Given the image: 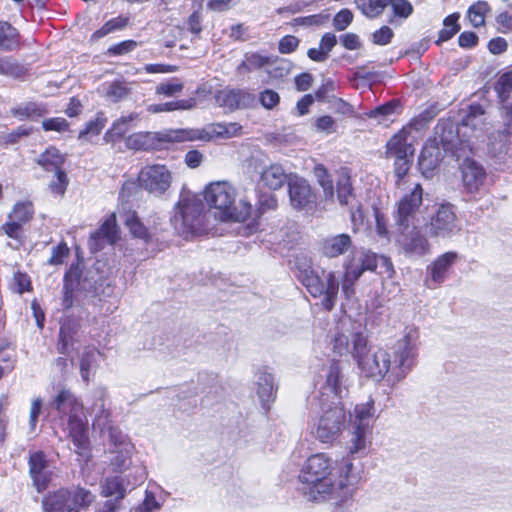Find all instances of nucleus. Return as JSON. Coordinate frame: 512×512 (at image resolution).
<instances>
[{
  "label": "nucleus",
  "mask_w": 512,
  "mask_h": 512,
  "mask_svg": "<svg viewBox=\"0 0 512 512\" xmlns=\"http://www.w3.org/2000/svg\"><path fill=\"white\" fill-rule=\"evenodd\" d=\"M348 378L339 361H332L325 372V383L322 386L320 399L327 397L330 401H341L348 392Z\"/></svg>",
  "instance_id": "nucleus-13"
},
{
  "label": "nucleus",
  "mask_w": 512,
  "mask_h": 512,
  "mask_svg": "<svg viewBox=\"0 0 512 512\" xmlns=\"http://www.w3.org/2000/svg\"><path fill=\"white\" fill-rule=\"evenodd\" d=\"M314 174L323 189L324 198L332 201L334 199V186L327 170L322 165H318L314 168Z\"/></svg>",
  "instance_id": "nucleus-47"
},
{
  "label": "nucleus",
  "mask_w": 512,
  "mask_h": 512,
  "mask_svg": "<svg viewBox=\"0 0 512 512\" xmlns=\"http://www.w3.org/2000/svg\"><path fill=\"white\" fill-rule=\"evenodd\" d=\"M412 156H398L395 157L394 163V172L395 176L398 178L396 181V185L401 189L402 185L405 184V176L408 174L411 166V158Z\"/></svg>",
  "instance_id": "nucleus-53"
},
{
  "label": "nucleus",
  "mask_w": 512,
  "mask_h": 512,
  "mask_svg": "<svg viewBox=\"0 0 512 512\" xmlns=\"http://www.w3.org/2000/svg\"><path fill=\"white\" fill-rule=\"evenodd\" d=\"M293 68L291 61L284 58H270V63L267 66L266 72L272 79H282L290 74Z\"/></svg>",
  "instance_id": "nucleus-41"
},
{
  "label": "nucleus",
  "mask_w": 512,
  "mask_h": 512,
  "mask_svg": "<svg viewBox=\"0 0 512 512\" xmlns=\"http://www.w3.org/2000/svg\"><path fill=\"white\" fill-rule=\"evenodd\" d=\"M256 394L262 407L266 409L269 408V404L274 401L276 395L274 376L266 369L258 372L256 380Z\"/></svg>",
  "instance_id": "nucleus-26"
},
{
  "label": "nucleus",
  "mask_w": 512,
  "mask_h": 512,
  "mask_svg": "<svg viewBox=\"0 0 512 512\" xmlns=\"http://www.w3.org/2000/svg\"><path fill=\"white\" fill-rule=\"evenodd\" d=\"M485 119L484 111L480 106H471L469 113L462 119L456 131L452 123H438L434 137L426 141L419 156L418 165L422 175L426 178L433 177L443 159L444 152L453 151L456 139L469 142L472 138L482 137L487 125Z\"/></svg>",
  "instance_id": "nucleus-2"
},
{
  "label": "nucleus",
  "mask_w": 512,
  "mask_h": 512,
  "mask_svg": "<svg viewBox=\"0 0 512 512\" xmlns=\"http://www.w3.org/2000/svg\"><path fill=\"white\" fill-rule=\"evenodd\" d=\"M194 106V99H185L160 104H151L147 106V111L149 113L156 114L161 112H171L175 110H190Z\"/></svg>",
  "instance_id": "nucleus-39"
},
{
  "label": "nucleus",
  "mask_w": 512,
  "mask_h": 512,
  "mask_svg": "<svg viewBox=\"0 0 512 512\" xmlns=\"http://www.w3.org/2000/svg\"><path fill=\"white\" fill-rule=\"evenodd\" d=\"M184 88L183 82H181L177 78H172L169 81L162 82L156 86L155 93L157 95H164L167 97H173L180 92H182Z\"/></svg>",
  "instance_id": "nucleus-54"
},
{
  "label": "nucleus",
  "mask_w": 512,
  "mask_h": 512,
  "mask_svg": "<svg viewBox=\"0 0 512 512\" xmlns=\"http://www.w3.org/2000/svg\"><path fill=\"white\" fill-rule=\"evenodd\" d=\"M298 278L307 288L313 297L324 296L323 306L331 310L336 302L339 282L334 272H328L324 279H321L309 265L298 267Z\"/></svg>",
  "instance_id": "nucleus-9"
},
{
  "label": "nucleus",
  "mask_w": 512,
  "mask_h": 512,
  "mask_svg": "<svg viewBox=\"0 0 512 512\" xmlns=\"http://www.w3.org/2000/svg\"><path fill=\"white\" fill-rule=\"evenodd\" d=\"M67 185L68 179L66 173L63 170H58V172H56L55 180L49 184V187L54 194L63 196L67 189Z\"/></svg>",
  "instance_id": "nucleus-64"
},
{
  "label": "nucleus",
  "mask_w": 512,
  "mask_h": 512,
  "mask_svg": "<svg viewBox=\"0 0 512 512\" xmlns=\"http://www.w3.org/2000/svg\"><path fill=\"white\" fill-rule=\"evenodd\" d=\"M53 407L62 414L68 415V437L75 447V452L82 455L89 446L87 420L83 415V405L74 394L67 389L61 390L53 401Z\"/></svg>",
  "instance_id": "nucleus-5"
},
{
  "label": "nucleus",
  "mask_w": 512,
  "mask_h": 512,
  "mask_svg": "<svg viewBox=\"0 0 512 512\" xmlns=\"http://www.w3.org/2000/svg\"><path fill=\"white\" fill-rule=\"evenodd\" d=\"M129 24V18L118 16L108 20L100 29L93 33V38L99 39L110 33L125 29Z\"/></svg>",
  "instance_id": "nucleus-46"
},
{
  "label": "nucleus",
  "mask_w": 512,
  "mask_h": 512,
  "mask_svg": "<svg viewBox=\"0 0 512 512\" xmlns=\"http://www.w3.org/2000/svg\"><path fill=\"white\" fill-rule=\"evenodd\" d=\"M42 505L46 512H73L69 500V490L66 489L49 493L44 497Z\"/></svg>",
  "instance_id": "nucleus-28"
},
{
  "label": "nucleus",
  "mask_w": 512,
  "mask_h": 512,
  "mask_svg": "<svg viewBox=\"0 0 512 512\" xmlns=\"http://www.w3.org/2000/svg\"><path fill=\"white\" fill-rule=\"evenodd\" d=\"M321 415L315 423L312 434L322 443H333L341 434L346 422V412L342 401L319 399Z\"/></svg>",
  "instance_id": "nucleus-7"
},
{
  "label": "nucleus",
  "mask_w": 512,
  "mask_h": 512,
  "mask_svg": "<svg viewBox=\"0 0 512 512\" xmlns=\"http://www.w3.org/2000/svg\"><path fill=\"white\" fill-rule=\"evenodd\" d=\"M204 199L214 216L221 221H246L252 212V206L246 199L235 204L236 192L226 181L210 183L204 190Z\"/></svg>",
  "instance_id": "nucleus-3"
},
{
  "label": "nucleus",
  "mask_w": 512,
  "mask_h": 512,
  "mask_svg": "<svg viewBox=\"0 0 512 512\" xmlns=\"http://www.w3.org/2000/svg\"><path fill=\"white\" fill-rule=\"evenodd\" d=\"M29 472L36 489L39 492L44 490L51 480L52 472L43 452L36 451L30 454Z\"/></svg>",
  "instance_id": "nucleus-20"
},
{
  "label": "nucleus",
  "mask_w": 512,
  "mask_h": 512,
  "mask_svg": "<svg viewBox=\"0 0 512 512\" xmlns=\"http://www.w3.org/2000/svg\"><path fill=\"white\" fill-rule=\"evenodd\" d=\"M174 131L169 134L160 136L154 132H138L131 134L126 138V146L134 150H150L156 147V141H176L171 139L174 137Z\"/></svg>",
  "instance_id": "nucleus-25"
},
{
  "label": "nucleus",
  "mask_w": 512,
  "mask_h": 512,
  "mask_svg": "<svg viewBox=\"0 0 512 512\" xmlns=\"http://www.w3.org/2000/svg\"><path fill=\"white\" fill-rule=\"evenodd\" d=\"M337 196L341 205H348L352 199V188L349 179L341 178L337 183Z\"/></svg>",
  "instance_id": "nucleus-60"
},
{
  "label": "nucleus",
  "mask_w": 512,
  "mask_h": 512,
  "mask_svg": "<svg viewBox=\"0 0 512 512\" xmlns=\"http://www.w3.org/2000/svg\"><path fill=\"white\" fill-rule=\"evenodd\" d=\"M138 119L137 113H131L127 116H122L115 120L109 130L104 135V140L107 143L115 142L117 139L127 133L131 127V123Z\"/></svg>",
  "instance_id": "nucleus-33"
},
{
  "label": "nucleus",
  "mask_w": 512,
  "mask_h": 512,
  "mask_svg": "<svg viewBox=\"0 0 512 512\" xmlns=\"http://www.w3.org/2000/svg\"><path fill=\"white\" fill-rule=\"evenodd\" d=\"M33 213L34 209L31 202H20L15 204L13 211L9 214V219L23 224L32 218Z\"/></svg>",
  "instance_id": "nucleus-51"
},
{
  "label": "nucleus",
  "mask_w": 512,
  "mask_h": 512,
  "mask_svg": "<svg viewBox=\"0 0 512 512\" xmlns=\"http://www.w3.org/2000/svg\"><path fill=\"white\" fill-rule=\"evenodd\" d=\"M203 210L200 197L183 187L171 218L174 229L185 237L198 233L202 227Z\"/></svg>",
  "instance_id": "nucleus-6"
},
{
  "label": "nucleus",
  "mask_w": 512,
  "mask_h": 512,
  "mask_svg": "<svg viewBox=\"0 0 512 512\" xmlns=\"http://www.w3.org/2000/svg\"><path fill=\"white\" fill-rule=\"evenodd\" d=\"M352 357L361 373L376 381L382 380L390 370L391 356L381 347L368 346L367 337L362 332L351 335Z\"/></svg>",
  "instance_id": "nucleus-4"
},
{
  "label": "nucleus",
  "mask_w": 512,
  "mask_h": 512,
  "mask_svg": "<svg viewBox=\"0 0 512 512\" xmlns=\"http://www.w3.org/2000/svg\"><path fill=\"white\" fill-rule=\"evenodd\" d=\"M426 226L431 237L447 238L457 232L458 221L453 206L441 204Z\"/></svg>",
  "instance_id": "nucleus-14"
},
{
  "label": "nucleus",
  "mask_w": 512,
  "mask_h": 512,
  "mask_svg": "<svg viewBox=\"0 0 512 512\" xmlns=\"http://www.w3.org/2000/svg\"><path fill=\"white\" fill-rule=\"evenodd\" d=\"M423 202V188L420 183H414L399 199L394 212L397 230L417 228L420 223L419 211Z\"/></svg>",
  "instance_id": "nucleus-10"
},
{
  "label": "nucleus",
  "mask_w": 512,
  "mask_h": 512,
  "mask_svg": "<svg viewBox=\"0 0 512 512\" xmlns=\"http://www.w3.org/2000/svg\"><path fill=\"white\" fill-rule=\"evenodd\" d=\"M173 134L174 137L172 139L176 141H211L219 138L223 139V123H213L198 130H176Z\"/></svg>",
  "instance_id": "nucleus-23"
},
{
  "label": "nucleus",
  "mask_w": 512,
  "mask_h": 512,
  "mask_svg": "<svg viewBox=\"0 0 512 512\" xmlns=\"http://www.w3.org/2000/svg\"><path fill=\"white\" fill-rule=\"evenodd\" d=\"M161 507L160 503L156 500L155 496L146 491L145 498L141 504L133 508L131 512H155Z\"/></svg>",
  "instance_id": "nucleus-63"
},
{
  "label": "nucleus",
  "mask_w": 512,
  "mask_h": 512,
  "mask_svg": "<svg viewBox=\"0 0 512 512\" xmlns=\"http://www.w3.org/2000/svg\"><path fill=\"white\" fill-rule=\"evenodd\" d=\"M458 259L456 252H446L437 257L428 267V277L426 279L427 285L434 288L436 285L441 284L447 277V273L452 265Z\"/></svg>",
  "instance_id": "nucleus-21"
},
{
  "label": "nucleus",
  "mask_w": 512,
  "mask_h": 512,
  "mask_svg": "<svg viewBox=\"0 0 512 512\" xmlns=\"http://www.w3.org/2000/svg\"><path fill=\"white\" fill-rule=\"evenodd\" d=\"M326 453L308 457L300 471L301 491L308 501L328 503L337 508L350 506L361 479L360 471L349 459L337 466Z\"/></svg>",
  "instance_id": "nucleus-1"
},
{
  "label": "nucleus",
  "mask_w": 512,
  "mask_h": 512,
  "mask_svg": "<svg viewBox=\"0 0 512 512\" xmlns=\"http://www.w3.org/2000/svg\"><path fill=\"white\" fill-rule=\"evenodd\" d=\"M95 499V496L87 489L77 487L69 491V500L73 512L88 507Z\"/></svg>",
  "instance_id": "nucleus-40"
},
{
  "label": "nucleus",
  "mask_w": 512,
  "mask_h": 512,
  "mask_svg": "<svg viewBox=\"0 0 512 512\" xmlns=\"http://www.w3.org/2000/svg\"><path fill=\"white\" fill-rule=\"evenodd\" d=\"M489 11V5L485 1H479L473 4L468 10V19L474 27H480L485 23L486 13Z\"/></svg>",
  "instance_id": "nucleus-49"
},
{
  "label": "nucleus",
  "mask_w": 512,
  "mask_h": 512,
  "mask_svg": "<svg viewBox=\"0 0 512 512\" xmlns=\"http://www.w3.org/2000/svg\"><path fill=\"white\" fill-rule=\"evenodd\" d=\"M459 16L452 14L444 19V28L439 32L438 42H443L451 39L459 30L457 24Z\"/></svg>",
  "instance_id": "nucleus-56"
},
{
  "label": "nucleus",
  "mask_w": 512,
  "mask_h": 512,
  "mask_svg": "<svg viewBox=\"0 0 512 512\" xmlns=\"http://www.w3.org/2000/svg\"><path fill=\"white\" fill-rule=\"evenodd\" d=\"M390 2L391 0H355L357 7L364 15L370 18H375L382 14Z\"/></svg>",
  "instance_id": "nucleus-43"
},
{
  "label": "nucleus",
  "mask_w": 512,
  "mask_h": 512,
  "mask_svg": "<svg viewBox=\"0 0 512 512\" xmlns=\"http://www.w3.org/2000/svg\"><path fill=\"white\" fill-rule=\"evenodd\" d=\"M114 444L117 448L112 453L114 454L110 462L114 470L122 471L127 468L130 464V458L132 453V446L130 443L124 441V435L122 434L121 440L109 441Z\"/></svg>",
  "instance_id": "nucleus-31"
},
{
  "label": "nucleus",
  "mask_w": 512,
  "mask_h": 512,
  "mask_svg": "<svg viewBox=\"0 0 512 512\" xmlns=\"http://www.w3.org/2000/svg\"><path fill=\"white\" fill-rule=\"evenodd\" d=\"M0 74L19 79L27 74V69L12 57L0 58Z\"/></svg>",
  "instance_id": "nucleus-42"
},
{
  "label": "nucleus",
  "mask_w": 512,
  "mask_h": 512,
  "mask_svg": "<svg viewBox=\"0 0 512 512\" xmlns=\"http://www.w3.org/2000/svg\"><path fill=\"white\" fill-rule=\"evenodd\" d=\"M139 186L154 197H163L173 183L172 171L163 164L144 166L138 174Z\"/></svg>",
  "instance_id": "nucleus-11"
},
{
  "label": "nucleus",
  "mask_w": 512,
  "mask_h": 512,
  "mask_svg": "<svg viewBox=\"0 0 512 512\" xmlns=\"http://www.w3.org/2000/svg\"><path fill=\"white\" fill-rule=\"evenodd\" d=\"M396 105L393 103H387L385 105L379 106L375 109H372L367 113L369 118L377 119L378 123H383L387 120V118L394 113Z\"/></svg>",
  "instance_id": "nucleus-62"
},
{
  "label": "nucleus",
  "mask_w": 512,
  "mask_h": 512,
  "mask_svg": "<svg viewBox=\"0 0 512 512\" xmlns=\"http://www.w3.org/2000/svg\"><path fill=\"white\" fill-rule=\"evenodd\" d=\"M371 430V425H352L351 438L349 441L350 454H358L366 449Z\"/></svg>",
  "instance_id": "nucleus-32"
},
{
  "label": "nucleus",
  "mask_w": 512,
  "mask_h": 512,
  "mask_svg": "<svg viewBox=\"0 0 512 512\" xmlns=\"http://www.w3.org/2000/svg\"><path fill=\"white\" fill-rule=\"evenodd\" d=\"M131 87L125 81H113L104 88V97L113 103L128 97Z\"/></svg>",
  "instance_id": "nucleus-37"
},
{
  "label": "nucleus",
  "mask_w": 512,
  "mask_h": 512,
  "mask_svg": "<svg viewBox=\"0 0 512 512\" xmlns=\"http://www.w3.org/2000/svg\"><path fill=\"white\" fill-rule=\"evenodd\" d=\"M37 163L47 171L62 170L64 156L55 147H49L38 158Z\"/></svg>",
  "instance_id": "nucleus-34"
},
{
  "label": "nucleus",
  "mask_w": 512,
  "mask_h": 512,
  "mask_svg": "<svg viewBox=\"0 0 512 512\" xmlns=\"http://www.w3.org/2000/svg\"><path fill=\"white\" fill-rule=\"evenodd\" d=\"M19 46L17 30L7 22H0V48L12 51Z\"/></svg>",
  "instance_id": "nucleus-36"
},
{
  "label": "nucleus",
  "mask_w": 512,
  "mask_h": 512,
  "mask_svg": "<svg viewBox=\"0 0 512 512\" xmlns=\"http://www.w3.org/2000/svg\"><path fill=\"white\" fill-rule=\"evenodd\" d=\"M352 246L351 238L348 234H339L327 238L323 242L322 251L328 258H335L343 255Z\"/></svg>",
  "instance_id": "nucleus-29"
},
{
  "label": "nucleus",
  "mask_w": 512,
  "mask_h": 512,
  "mask_svg": "<svg viewBox=\"0 0 512 512\" xmlns=\"http://www.w3.org/2000/svg\"><path fill=\"white\" fill-rule=\"evenodd\" d=\"M78 325L72 320H66L60 327V341L58 350L60 353L65 354L68 352V346L72 343L73 336L77 332Z\"/></svg>",
  "instance_id": "nucleus-44"
},
{
  "label": "nucleus",
  "mask_w": 512,
  "mask_h": 512,
  "mask_svg": "<svg viewBox=\"0 0 512 512\" xmlns=\"http://www.w3.org/2000/svg\"><path fill=\"white\" fill-rule=\"evenodd\" d=\"M107 122L103 113H98L95 119L91 120L85 130L79 133V139H84L88 135H98L103 130Z\"/></svg>",
  "instance_id": "nucleus-58"
},
{
  "label": "nucleus",
  "mask_w": 512,
  "mask_h": 512,
  "mask_svg": "<svg viewBox=\"0 0 512 512\" xmlns=\"http://www.w3.org/2000/svg\"><path fill=\"white\" fill-rule=\"evenodd\" d=\"M460 169L465 191L469 194L479 193L486 181V172L483 166L467 158L462 162Z\"/></svg>",
  "instance_id": "nucleus-18"
},
{
  "label": "nucleus",
  "mask_w": 512,
  "mask_h": 512,
  "mask_svg": "<svg viewBox=\"0 0 512 512\" xmlns=\"http://www.w3.org/2000/svg\"><path fill=\"white\" fill-rule=\"evenodd\" d=\"M146 479V472L142 467H135L125 477L114 476L105 480L102 486V494L105 497L115 496L116 499H123L127 490H131Z\"/></svg>",
  "instance_id": "nucleus-15"
},
{
  "label": "nucleus",
  "mask_w": 512,
  "mask_h": 512,
  "mask_svg": "<svg viewBox=\"0 0 512 512\" xmlns=\"http://www.w3.org/2000/svg\"><path fill=\"white\" fill-rule=\"evenodd\" d=\"M419 332L415 327H407L404 335L395 346L396 365L388 376L387 381L391 385L403 380L416 364L418 355Z\"/></svg>",
  "instance_id": "nucleus-8"
},
{
  "label": "nucleus",
  "mask_w": 512,
  "mask_h": 512,
  "mask_svg": "<svg viewBox=\"0 0 512 512\" xmlns=\"http://www.w3.org/2000/svg\"><path fill=\"white\" fill-rule=\"evenodd\" d=\"M125 225L128 227L130 233L136 237L148 241L149 233L147 228L140 222L139 218L134 212H128L124 219Z\"/></svg>",
  "instance_id": "nucleus-48"
},
{
  "label": "nucleus",
  "mask_w": 512,
  "mask_h": 512,
  "mask_svg": "<svg viewBox=\"0 0 512 512\" xmlns=\"http://www.w3.org/2000/svg\"><path fill=\"white\" fill-rule=\"evenodd\" d=\"M361 277V271L357 267L352 266L347 262L345 264V272L342 279V291L347 298L354 295V285Z\"/></svg>",
  "instance_id": "nucleus-45"
},
{
  "label": "nucleus",
  "mask_w": 512,
  "mask_h": 512,
  "mask_svg": "<svg viewBox=\"0 0 512 512\" xmlns=\"http://www.w3.org/2000/svg\"><path fill=\"white\" fill-rule=\"evenodd\" d=\"M412 127H404L396 133L387 143V153L392 157L413 156L414 148L408 143Z\"/></svg>",
  "instance_id": "nucleus-27"
},
{
  "label": "nucleus",
  "mask_w": 512,
  "mask_h": 512,
  "mask_svg": "<svg viewBox=\"0 0 512 512\" xmlns=\"http://www.w3.org/2000/svg\"><path fill=\"white\" fill-rule=\"evenodd\" d=\"M397 231L398 236L396 242L406 256H423L429 252V242L426 237L421 234L419 225H417V228Z\"/></svg>",
  "instance_id": "nucleus-17"
},
{
  "label": "nucleus",
  "mask_w": 512,
  "mask_h": 512,
  "mask_svg": "<svg viewBox=\"0 0 512 512\" xmlns=\"http://www.w3.org/2000/svg\"><path fill=\"white\" fill-rule=\"evenodd\" d=\"M41 112L39 106L32 102L20 105L11 110L12 115L20 120L38 117L41 115Z\"/></svg>",
  "instance_id": "nucleus-57"
},
{
  "label": "nucleus",
  "mask_w": 512,
  "mask_h": 512,
  "mask_svg": "<svg viewBox=\"0 0 512 512\" xmlns=\"http://www.w3.org/2000/svg\"><path fill=\"white\" fill-rule=\"evenodd\" d=\"M95 364L96 352L94 350L85 351L80 359V374L85 382H89Z\"/></svg>",
  "instance_id": "nucleus-52"
},
{
  "label": "nucleus",
  "mask_w": 512,
  "mask_h": 512,
  "mask_svg": "<svg viewBox=\"0 0 512 512\" xmlns=\"http://www.w3.org/2000/svg\"><path fill=\"white\" fill-rule=\"evenodd\" d=\"M288 193L291 206L295 210H311L316 203V194L304 178L293 176L288 180Z\"/></svg>",
  "instance_id": "nucleus-16"
},
{
  "label": "nucleus",
  "mask_w": 512,
  "mask_h": 512,
  "mask_svg": "<svg viewBox=\"0 0 512 512\" xmlns=\"http://www.w3.org/2000/svg\"><path fill=\"white\" fill-rule=\"evenodd\" d=\"M270 63V58L258 53H246L244 60L238 65L239 74L249 73L251 71L266 68Z\"/></svg>",
  "instance_id": "nucleus-35"
},
{
  "label": "nucleus",
  "mask_w": 512,
  "mask_h": 512,
  "mask_svg": "<svg viewBox=\"0 0 512 512\" xmlns=\"http://www.w3.org/2000/svg\"><path fill=\"white\" fill-rule=\"evenodd\" d=\"M511 136L507 132H498L490 138V148L495 155L507 154L510 150Z\"/></svg>",
  "instance_id": "nucleus-50"
},
{
  "label": "nucleus",
  "mask_w": 512,
  "mask_h": 512,
  "mask_svg": "<svg viewBox=\"0 0 512 512\" xmlns=\"http://www.w3.org/2000/svg\"><path fill=\"white\" fill-rule=\"evenodd\" d=\"M119 240L116 215L112 213L89 239V249L98 252L105 244L114 245Z\"/></svg>",
  "instance_id": "nucleus-19"
},
{
  "label": "nucleus",
  "mask_w": 512,
  "mask_h": 512,
  "mask_svg": "<svg viewBox=\"0 0 512 512\" xmlns=\"http://www.w3.org/2000/svg\"><path fill=\"white\" fill-rule=\"evenodd\" d=\"M354 267L361 271V275L366 270L374 271L377 266L384 268V272L391 277L394 273L391 260L384 255H377L372 252H361L359 255H353L348 261Z\"/></svg>",
  "instance_id": "nucleus-22"
},
{
  "label": "nucleus",
  "mask_w": 512,
  "mask_h": 512,
  "mask_svg": "<svg viewBox=\"0 0 512 512\" xmlns=\"http://www.w3.org/2000/svg\"><path fill=\"white\" fill-rule=\"evenodd\" d=\"M495 91L499 98L505 101L512 91V71L500 76L495 85Z\"/></svg>",
  "instance_id": "nucleus-59"
},
{
  "label": "nucleus",
  "mask_w": 512,
  "mask_h": 512,
  "mask_svg": "<svg viewBox=\"0 0 512 512\" xmlns=\"http://www.w3.org/2000/svg\"><path fill=\"white\" fill-rule=\"evenodd\" d=\"M259 101L265 109L272 110L279 104L280 96L275 90L265 89L259 93Z\"/></svg>",
  "instance_id": "nucleus-61"
},
{
  "label": "nucleus",
  "mask_w": 512,
  "mask_h": 512,
  "mask_svg": "<svg viewBox=\"0 0 512 512\" xmlns=\"http://www.w3.org/2000/svg\"><path fill=\"white\" fill-rule=\"evenodd\" d=\"M216 103L220 107L235 110L247 107L253 100L250 93L240 89H224L215 96Z\"/></svg>",
  "instance_id": "nucleus-24"
},
{
  "label": "nucleus",
  "mask_w": 512,
  "mask_h": 512,
  "mask_svg": "<svg viewBox=\"0 0 512 512\" xmlns=\"http://www.w3.org/2000/svg\"><path fill=\"white\" fill-rule=\"evenodd\" d=\"M354 332L346 335L344 333H337L333 339V351L339 355L352 354L353 342L351 335Z\"/></svg>",
  "instance_id": "nucleus-55"
},
{
  "label": "nucleus",
  "mask_w": 512,
  "mask_h": 512,
  "mask_svg": "<svg viewBox=\"0 0 512 512\" xmlns=\"http://www.w3.org/2000/svg\"><path fill=\"white\" fill-rule=\"evenodd\" d=\"M289 178L281 165L272 164L261 173L260 182L270 190L280 189Z\"/></svg>",
  "instance_id": "nucleus-30"
},
{
  "label": "nucleus",
  "mask_w": 512,
  "mask_h": 512,
  "mask_svg": "<svg viewBox=\"0 0 512 512\" xmlns=\"http://www.w3.org/2000/svg\"><path fill=\"white\" fill-rule=\"evenodd\" d=\"M374 413L375 408L373 401L356 405L353 414L351 415V424L356 426L371 425Z\"/></svg>",
  "instance_id": "nucleus-38"
},
{
  "label": "nucleus",
  "mask_w": 512,
  "mask_h": 512,
  "mask_svg": "<svg viewBox=\"0 0 512 512\" xmlns=\"http://www.w3.org/2000/svg\"><path fill=\"white\" fill-rule=\"evenodd\" d=\"M88 411L93 416L92 426L94 430H98L108 441L117 442L121 440L122 432L112 425L111 413L106 409L105 398L102 392L95 396L94 402Z\"/></svg>",
  "instance_id": "nucleus-12"
}]
</instances>
